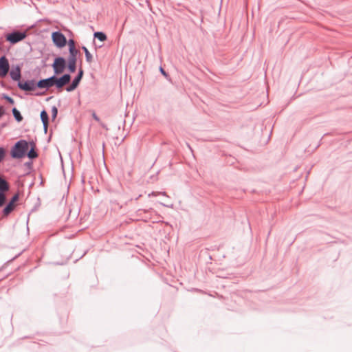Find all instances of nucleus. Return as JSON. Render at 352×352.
<instances>
[{
	"mask_svg": "<svg viewBox=\"0 0 352 352\" xmlns=\"http://www.w3.org/2000/svg\"><path fill=\"white\" fill-rule=\"evenodd\" d=\"M69 53L67 69L70 73H74L76 70L77 55L79 51L76 48L75 41L73 39L68 41Z\"/></svg>",
	"mask_w": 352,
	"mask_h": 352,
	"instance_id": "f257e3e1",
	"label": "nucleus"
},
{
	"mask_svg": "<svg viewBox=\"0 0 352 352\" xmlns=\"http://www.w3.org/2000/svg\"><path fill=\"white\" fill-rule=\"evenodd\" d=\"M29 144L25 140L17 141L12 146L10 152L11 157L14 159L23 157L28 150Z\"/></svg>",
	"mask_w": 352,
	"mask_h": 352,
	"instance_id": "f03ea898",
	"label": "nucleus"
},
{
	"mask_svg": "<svg viewBox=\"0 0 352 352\" xmlns=\"http://www.w3.org/2000/svg\"><path fill=\"white\" fill-rule=\"evenodd\" d=\"M27 36L28 34L26 31L21 32L19 30H14L10 33L6 34L5 38L10 44L14 45L25 39Z\"/></svg>",
	"mask_w": 352,
	"mask_h": 352,
	"instance_id": "7ed1b4c3",
	"label": "nucleus"
},
{
	"mask_svg": "<svg viewBox=\"0 0 352 352\" xmlns=\"http://www.w3.org/2000/svg\"><path fill=\"white\" fill-rule=\"evenodd\" d=\"M52 39L54 44L58 48L65 47L68 42L65 35L60 31H56L52 34Z\"/></svg>",
	"mask_w": 352,
	"mask_h": 352,
	"instance_id": "20e7f679",
	"label": "nucleus"
},
{
	"mask_svg": "<svg viewBox=\"0 0 352 352\" xmlns=\"http://www.w3.org/2000/svg\"><path fill=\"white\" fill-rule=\"evenodd\" d=\"M54 75L62 74L66 67V60L65 58L58 56L54 58L52 64Z\"/></svg>",
	"mask_w": 352,
	"mask_h": 352,
	"instance_id": "39448f33",
	"label": "nucleus"
},
{
	"mask_svg": "<svg viewBox=\"0 0 352 352\" xmlns=\"http://www.w3.org/2000/svg\"><path fill=\"white\" fill-rule=\"evenodd\" d=\"M54 86L58 89H62L65 85H67L71 80V76L69 74H65L60 77H56V75H53Z\"/></svg>",
	"mask_w": 352,
	"mask_h": 352,
	"instance_id": "423d86ee",
	"label": "nucleus"
},
{
	"mask_svg": "<svg viewBox=\"0 0 352 352\" xmlns=\"http://www.w3.org/2000/svg\"><path fill=\"white\" fill-rule=\"evenodd\" d=\"M17 86L21 90L32 91L37 88V82L34 80H27L25 81H19Z\"/></svg>",
	"mask_w": 352,
	"mask_h": 352,
	"instance_id": "0eeeda50",
	"label": "nucleus"
},
{
	"mask_svg": "<svg viewBox=\"0 0 352 352\" xmlns=\"http://www.w3.org/2000/svg\"><path fill=\"white\" fill-rule=\"evenodd\" d=\"M83 74H84L83 69L80 67L78 69V74L73 79L72 83L66 87V89H65L66 91L68 92H71V91H74V89H76L78 87L80 80H82V78L83 77Z\"/></svg>",
	"mask_w": 352,
	"mask_h": 352,
	"instance_id": "6e6552de",
	"label": "nucleus"
},
{
	"mask_svg": "<svg viewBox=\"0 0 352 352\" xmlns=\"http://www.w3.org/2000/svg\"><path fill=\"white\" fill-rule=\"evenodd\" d=\"M10 69L9 62L5 56L0 57V77L6 76Z\"/></svg>",
	"mask_w": 352,
	"mask_h": 352,
	"instance_id": "1a4fd4ad",
	"label": "nucleus"
},
{
	"mask_svg": "<svg viewBox=\"0 0 352 352\" xmlns=\"http://www.w3.org/2000/svg\"><path fill=\"white\" fill-rule=\"evenodd\" d=\"M54 86V76L47 78L41 79L37 82V88L48 89L51 87Z\"/></svg>",
	"mask_w": 352,
	"mask_h": 352,
	"instance_id": "9d476101",
	"label": "nucleus"
},
{
	"mask_svg": "<svg viewBox=\"0 0 352 352\" xmlns=\"http://www.w3.org/2000/svg\"><path fill=\"white\" fill-rule=\"evenodd\" d=\"M10 75L11 78L13 80L18 81V82L19 81H21L20 80H21V74L20 67L19 65H16L14 69H12L10 71Z\"/></svg>",
	"mask_w": 352,
	"mask_h": 352,
	"instance_id": "9b49d317",
	"label": "nucleus"
},
{
	"mask_svg": "<svg viewBox=\"0 0 352 352\" xmlns=\"http://www.w3.org/2000/svg\"><path fill=\"white\" fill-rule=\"evenodd\" d=\"M30 149L27 153V156L30 160H34L38 157V153L36 152V144L34 141H32L30 142Z\"/></svg>",
	"mask_w": 352,
	"mask_h": 352,
	"instance_id": "f8f14e48",
	"label": "nucleus"
},
{
	"mask_svg": "<svg viewBox=\"0 0 352 352\" xmlns=\"http://www.w3.org/2000/svg\"><path fill=\"white\" fill-rule=\"evenodd\" d=\"M40 116L42 123L43 124L44 130L45 132H47L49 124V116L47 111L45 109L41 111Z\"/></svg>",
	"mask_w": 352,
	"mask_h": 352,
	"instance_id": "ddd939ff",
	"label": "nucleus"
},
{
	"mask_svg": "<svg viewBox=\"0 0 352 352\" xmlns=\"http://www.w3.org/2000/svg\"><path fill=\"white\" fill-rule=\"evenodd\" d=\"M10 188V185L8 182L0 175V192L4 193L8 191Z\"/></svg>",
	"mask_w": 352,
	"mask_h": 352,
	"instance_id": "4468645a",
	"label": "nucleus"
},
{
	"mask_svg": "<svg viewBox=\"0 0 352 352\" xmlns=\"http://www.w3.org/2000/svg\"><path fill=\"white\" fill-rule=\"evenodd\" d=\"M16 205L8 202V204L3 208L2 212L4 217L8 216L15 208Z\"/></svg>",
	"mask_w": 352,
	"mask_h": 352,
	"instance_id": "2eb2a0df",
	"label": "nucleus"
},
{
	"mask_svg": "<svg viewBox=\"0 0 352 352\" xmlns=\"http://www.w3.org/2000/svg\"><path fill=\"white\" fill-rule=\"evenodd\" d=\"M94 36L95 38L98 39L99 41L103 42L107 40V35L102 32H96L94 34Z\"/></svg>",
	"mask_w": 352,
	"mask_h": 352,
	"instance_id": "dca6fc26",
	"label": "nucleus"
},
{
	"mask_svg": "<svg viewBox=\"0 0 352 352\" xmlns=\"http://www.w3.org/2000/svg\"><path fill=\"white\" fill-rule=\"evenodd\" d=\"M82 50L85 52L86 61L87 63H92V61H93V56L91 54V53L89 52V51L88 50V49L85 46H82Z\"/></svg>",
	"mask_w": 352,
	"mask_h": 352,
	"instance_id": "f3484780",
	"label": "nucleus"
},
{
	"mask_svg": "<svg viewBox=\"0 0 352 352\" xmlns=\"http://www.w3.org/2000/svg\"><path fill=\"white\" fill-rule=\"evenodd\" d=\"M13 116L17 122H21L23 120V116H21L20 111L15 107H14L12 110Z\"/></svg>",
	"mask_w": 352,
	"mask_h": 352,
	"instance_id": "a211bd4d",
	"label": "nucleus"
},
{
	"mask_svg": "<svg viewBox=\"0 0 352 352\" xmlns=\"http://www.w3.org/2000/svg\"><path fill=\"white\" fill-rule=\"evenodd\" d=\"M6 151L3 147L0 146V163L4 160Z\"/></svg>",
	"mask_w": 352,
	"mask_h": 352,
	"instance_id": "6ab92c4d",
	"label": "nucleus"
},
{
	"mask_svg": "<svg viewBox=\"0 0 352 352\" xmlns=\"http://www.w3.org/2000/svg\"><path fill=\"white\" fill-rule=\"evenodd\" d=\"M3 98L5 99L8 102H9L11 104H13L14 103V99L6 94H3Z\"/></svg>",
	"mask_w": 352,
	"mask_h": 352,
	"instance_id": "aec40b11",
	"label": "nucleus"
},
{
	"mask_svg": "<svg viewBox=\"0 0 352 352\" xmlns=\"http://www.w3.org/2000/svg\"><path fill=\"white\" fill-rule=\"evenodd\" d=\"M6 195L4 193L0 192V207L3 206L6 202Z\"/></svg>",
	"mask_w": 352,
	"mask_h": 352,
	"instance_id": "412c9836",
	"label": "nucleus"
},
{
	"mask_svg": "<svg viewBox=\"0 0 352 352\" xmlns=\"http://www.w3.org/2000/svg\"><path fill=\"white\" fill-rule=\"evenodd\" d=\"M52 120H54L58 114V109L55 106L52 107Z\"/></svg>",
	"mask_w": 352,
	"mask_h": 352,
	"instance_id": "4be33fe9",
	"label": "nucleus"
},
{
	"mask_svg": "<svg viewBox=\"0 0 352 352\" xmlns=\"http://www.w3.org/2000/svg\"><path fill=\"white\" fill-rule=\"evenodd\" d=\"M19 194H15L10 200L9 202H12V204H15V203L19 200Z\"/></svg>",
	"mask_w": 352,
	"mask_h": 352,
	"instance_id": "5701e85b",
	"label": "nucleus"
},
{
	"mask_svg": "<svg viewBox=\"0 0 352 352\" xmlns=\"http://www.w3.org/2000/svg\"><path fill=\"white\" fill-rule=\"evenodd\" d=\"M6 113L4 107L0 105V118Z\"/></svg>",
	"mask_w": 352,
	"mask_h": 352,
	"instance_id": "b1692460",
	"label": "nucleus"
},
{
	"mask_svg": "<svg viewBox=\"0 0 352 352\" xmlns=\"http://www.w3.org/2000/svg\"><path fill=\"white\" fill-rule=\"evenodd\" d=\"M92 117H93V118H94L96 121H97V122H98L100 121V120L99 117L96 115V113L95 112H93V113H92Z\"/></svg>",
	"mask_w": 352,
	"mask_h": 352,
	"instance_id": "393cba45",
	"label": "nucleus"
},
{
	"mask_svg": "<svg viewBox=\"0 0 352 352\" xmlns=\"http://www.w3.org/2000/svg\"><path fill=\"white\" fill-rule=\"evenodd\" d=\"M160 72L162 73V74H163L164 76H168L167 73L165 72V70L162 67H160Z\"/></svg>",
	"mask_w": 352,
	"mask_h": 352,
	"instance_id": "a878e982",
	"label": "nucleus"
},
{
	"mask_svg": "<svg viewBox=\"0 0 352 352\" xmlns=\"http://www.w3.org/2000/svg\"><path fill=\"white\" fill-rule=\"evenodd\" d=\"M160 194H162V195H166V192H160Z\"/></svg>",
	"mask_w": 352,
	"mask_h": 352,
	"instance_id": "bb28decb",
	"label": "nucleus"
},
{
	"mask_svg": "<svg viewBox=\"0 0 352 352\" xmlns=\"http://www.w3.org/2000/svg\"><path fill=\"white\" fill-rule=\"evenodd\" d=\"M142 211L146 212V210H141V209H139V210H138V212H142Z\"/></svg>",
	"mask_w": 352,
	"mask_h": 352,
	"instance_id": "cd10ccee",
	"label": "nucleus"
},
{
	"mask_svg": "<svg viewBox=\"0 0 352 352\" xmlns=\"http://www.w3.org/2000/svg\"><path fill=\"white\" fill-rule=\"evenodd\" d=\"M101 126L103 127V128H106L105 125L103 124H101Z\"/></svg>",
	"mask_w": 352,
	"mask_h": 352,
	"instance_id": "c85d7f7f",
	"label": "nucleus"
},
{
	"mask_svg": "<svg viewBox=\"0 0 352 352\" xmlns=\"http://www.w3.org/2000/svg\"><path fill=\"white\" fill-rule=\"evenodd\" d=\"M42 94H36V96H41Z\"/></svg>",
	"mask_w": 352,
	"mask_h": 352,
	"instance_id": "c756f323",
	"label": "nucleus"
}]
</instances>
